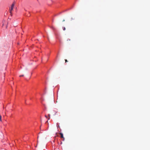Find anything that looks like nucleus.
Here are the masks:
<instances>
[{"instance_id":"9","label":"nucleus","mask_w":150,"mask_h":150,"mask_svg":"<svg viewBox=\"0 0 150 150\" xmlns=\"http://www.w3.org/2000/svg\"><path fill=\"white\" fill-rule=\"evenodd\" d=\"M48 116L49 117H50V114H49V115H48Z\"/></svg>"},{"instance_id":"4","label":"nucleus","mask_w":150,"mask_h":150,"mask_svg":"<svg viewBox=\"0 0 150 150\" xmlns=\"http://www.w3.org/2000/svg\"><path fill=\"white\" fill-rule=\"evenodd\" d=\"M0 120L1 121V116L0 115Z\"/></svg>"},{"instance_id":"6","label":"nucleus","mask_w":150,"mask_h":150,"mask_svg":"<svg viewBox=\"0 0 150 150\" xmlns=\"http://www.w3.org/2000/svg\"><path fill=\"white\" fill-rule=\"evenodd\" d=\"M57 127H59V125H58V124L57 123Z\"/></svg>"},{"instance_id":"15","label":"nucleus","mask_w":150,"mask_h":150,"mask_svg":"<svg viewBox=\"0 0 150 150\" xmlns=\"http://www.w3.org/2000/svg\"><path fill=\"white\" fill-rule=\"evenodd\" d=\"M4 25V23H3V26Z\"/></svg>"},{"instance_id":"7","label":"nucleus","mask_w":150,"mask_h":150,"mask_svg":"<svg viewBox=\"0 0 150 150\" xmlns=\"http://www.w3.org/2000/svg\"><path fill=\"white\" fill-rule=\"evenodd\" d=\"M23 76H24V75H21L20 76V77Z\"/></svg>"},{"instance_id":"3","label":"nucleus","mask_w":150,"mask_h":150,"mask_svg":"<svg viewBox=\"0 0 150 150\" xmlns=\"http://www.w3.org/2000/svg\"><path fill=\"white\" fill-rule=\"evenodd\" d=\"M62 28H63V30H65V29H66L65 27H62Z\"/></svg>"},{"instance_id":"2","label":"nucleus","mask_w":150,"mask_h":150,"mask_svg":"<svg viewBox=\"0 0 150 150\" xmlns=\"http://www.w3.org/2000/svg\"><path fill=\"white\" fill-rule=\"evenodd\" d=\"M59 134L60 135H61V138H63V141H64V138L63 136V134L62 133H59Z\"/></svg>"},{"instance_id":"5","label":"nucleus","mask_w":150,"mask_h":150,"mask_svg":"<svg viewBox=\"0 0 150 150\" xmlns=\"http://www.w3.org/2000/svg\"><path fill=\"white\" fill-rule=\"evenodd\" d=\"M65 62H68L67 59H65Z\"/></svg>"},{"instance_id":"1","label":"nucleus","mask_w":150,"mask_h":150,"mask_svg":"<svg viewBox=\"0 0 150 150\" xmlns=\"http://www.w3.org/2000/svg\"><path fill=\"white\" fill-rule=\"evenodd\" d=\"M14 5H15V2H13V3L11 5V8H10V9H9L10 12L11 13L13 9V7H14Z\"/></svg>"},{"instance_id":"8","label":"nucleus","mask_w":150,"mask_h":150,"mask_svg":"<svg viewBox=\"0 0 150 150\" xmlns=\"http://www.w3.org/2000/svg\"><path fill=\"white\" fill-rule=\"evenodd\" d=\"M67 40V41H68V40H69V41H70V39H68V40Z\"/></svg>"},{"instance_id":"12","label":"nucleus","mask_w":150,"mask_h":150,"mask_svg":"<svg viewBox=\"0 0 150 150\" xmlns=\"http://www.w3.org/2000/svg\"><path fill=\"white\" fill-rule=\"evenodd\" d=\"M45 117H46V118H47V116H46V115H45Z\"/></svg>"},{"instance_id":"11","label":"nucleus","mask_w":150,"mask_h":150,"mask_svg":"<svg viewBox=\"0 0 150 150\" xmlns=\"http://www.w3.org/2000/svg\"><path fill=\"white\" fill-rule=\"evenodd\" d=\"M65 21V20L64 19L63 20V21L64 22V21Z\"/></svg>"},{"instance_id":"14","label":"nucleus","mask_w":150,"mask_h":150,"mask_svg":"<svg viewBox=\"0 0 150 150\" xmlns=\"http://www.w3.org/2000/svg\"><path fill=\"white\" fill-rule=\"evenodd\" d=\"M71 19H72V20H73V19H73L72 18Z\"/></svg>"},{"instance_id":"10","label":"nucleus","mask_w":150,"mask_h":150,"mask_svg":"<svg viewBox=\"0 0 150 150\" xmlns=\"http://www.w3.org/2000/svg\"><path fill=\"white\" fill-rule=\"evenodd\" d=\"M50 117H49V118H48V120H49V119H50Z\"/></svg>"},{"instance_id":"13","label":"nucleus","mask_w":150,"mask_h":150,"mask_svg":"<svg viewBox=\"0 0 150 150\" xmlns=\"http://www.w3.org/2000/svg\"><path fill=\"white\" fill-rule=\"evenodd\" d=\"M57 112H56V113H55V114H56V113H57Z\"/></svg>"}]
</instances>
